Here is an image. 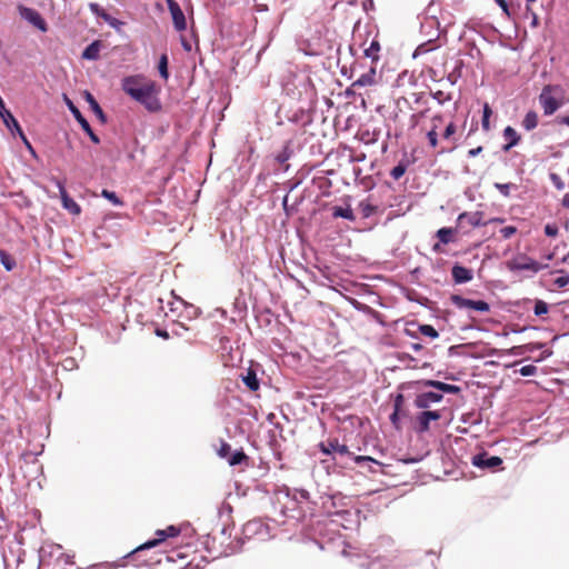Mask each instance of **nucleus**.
<instances>
[{
	"mask_svg": "<svg viewBox=\"0 0 569 569\" xmlns=\"http://www.w3.org/2000/svg\"><path fill=\"white\" fill-rule=\"evenodd\" d=\"M101 196L112 202L114 206H122L123 202L121 199L116 194V192L110 191L108 189H103L101 192Z\"/></svg>",
	"mask_w": 569,
	"mask_h": 569,
	"instance_id": "39",
	"label": "nucleus"
},
{
	"mask_svg": "<svg viewBox=\"0 0 569 569\" xmlns=\"http://www.w3.org/2000/svg\"><path fill=\"white\" fill-rule=\"evenodd\" d=\"M430 44V41L429 42H425V43H421L420 46L417 47L416 51H415V57L419 56V54H423V53H427L431 50V48L429 47Z\"/></svg>",
	"mask_w": 569,
	"mask_h": 569,
	"instance_id": "49",
	"label": "nucleus"
},
{
	"mask_svg": "<svg viewBox=\"0 0 569 569\" xmlns=\"http://www.w3.org/2000/svg\"><path fill=\"white\" fill-rule=\"evenodd\" d=\"M456 132H457V127H456V124H455L453 122H450V123L446 127V129H445V131H443V133H442V138H443V139H446V140H449V139H451V138H452V136H453Z\"/></svg>",
	"mask_w": 569,
	"mask_h": 569,
	"instance_id": "45",
	"label": "nucleus"
},
{
	"mask_svg": "<svg viewBox=\"0 0 569 569\" xmlns=\"http://www.w3.org/2000/svg\"><path fill=\"white\" fill-rule=\"evenodd\" d=\"M353 460L358 465H360L362 462H373V463L380 465L376 459H373L369 456H355Z\"/></svg>",
	"mask_w": 569,
	"mask_h": 569,
	"instance_id": "48",
	"label": "nucleus"
},
{
	"mask_svg": "<svg viewBox=\"0 0 569 569\" xmlns=\"http://www.w3.org/2000/svg\"><path fill=\"white\" fill-rule=\"evenodd\" d=\"M376 74V64H373L370 67L368 72L361 74L356 81L352 82V87L360 88L375 86L377 83Z\"/></svg>",
	"mask_w": 569,
	"mask_h": 569,
	"instance_id": "20",
	"label": "nucleus"
},
{
	"mask_svg": "<svg viewBox=\"0 0 569 569\" xmlns=\"http://www.w3.org/2000/svg\"><path fill=\"white\" fill-rule=\"evenodd\" d=\"M180 532H181V529L173 525L168 526L166 529L157 530L156 535L158 538L144 542L143 545L139 546L133 552L137 553L142 550L157 547L162 541H164L167 538L178 537L180 535Z\"/></svg>",
	"mask_w": 569,
	"mask_h": 569,
	"instance_id": "5",
	"label": "nucleus"
},
{
	"mask_svg": "<svg viewBox=\"0 0 569 569\" xmlns=\"http://www.w3.org/2000/svg\"><path fill=\"white\" fill-rule=\"evenodd\" d=\"M450 300L459 309L468 308L479 312H488L490 310L489 303L483 300H471L459 295H452Z\"/></svg>",
	"mask_w": 569,
	"mask_h": 569,
	"instance_id": "7",
	"label": "nucleus"
},
{
	"mask_svg": "<svg viewBox=\"0 0 569 569\" xmlns=\"http://www.w3.org/2000/svg\"><path fill=\"white\" fill-rule=\"evenodd\" d=\"M100 49L101 42L96 40L83 50L81 57L86 60H97L100 57Z\"/></svg>",
	"mask_w": 569,
	"mask_h": 569,
	"instance_id": "23",
	"label": "nucleus"
},
{
	"mask_svg": "<svg viewBox=\"0 0 569 569\" xmlns=\"http://www.w3.org/2000/svg\"><path fill=\"white\" fill-rule=\"evenodd\" d=\"M443 398L442 393L428 391L419 393L415 399V406L419 409H427L431 403L439 402Z\"/></svg>",
	"mask_w": 569,
	"mask_h": 569,
	"instance_id": "17",
	"label": "nucleus"
},
{
	"mask_svg": "<svg viewBox=\"0 0 569 569\" xmlns=\"http://www.w3.org/2000/svg\"><path fill=\"white\" fill-rule=\"evenodd\" d=\"M90 8L92 12L103 18L106 22H108L112 27H117V24H120V22L112 18L110 14L106 13L103 10L100 9V6L98 2H90Z\"/></svg>",
	"mask_w": 569,
	"mask_h": 569,
	"instance_id": "25",
	"label": "nucleus"
},
{
	"mask_svg": "<svg viewBox=\"0 0 569 569\" xmlns=\"http://www.w3.org/2000/svg\"><path fill=\"white\" fill-rule=\"evenodd\" d=\"M0 117L3 120L6 127L13 133L17 132L19 137L23 140V142L27 144L29 149H31V144L29 143L27 137L24 136L19 122L13 117V114L4 109V111L0 112Z\"/></svg>",
	"mask_w": 569,
	"mask_h": 569,
	"instance_id": "11",
	"label": "nucleus"
},
{
	"mask_svg": "<svg viewBox=\"0 0 569 569\" xmlns=\"http://www.w3.org/2000/svg\"><path fill=\"white\" fill-rule=\"evenodd\" d=\"M508 264L511 270L532 269L533 260L529 257L517 256Z\"/></svg>",
	"mask_w": 569,
	"mask_h": 569,
	"instance_id": "22",
	"label": "nucleus"
},
{
	"mask_svg": "<svg viewBox=\"0 0 569 569\" xmlns=\"http://www.w3.org/2000/svg\"><path fill=\"white\" fill-rule=\"evenodd\" d=\"M441 418V413L438 410L435 411H422L416 417V421L418 423V432H427L430 429L431 420H439Z\"/></svg>",
	"mask_w": 569,
	"mask_h": 569,
	"instance_id": "16",
	"label": "nucleus"
},
{
	"mask_svg": "<svg viewBox=\"0 0 569 569\" xmlns=\"http://www.w3.org/2000/svg\"><path fill=\"white\" fill-rule=\"evenodd\" d=\"M559 337H560L559 335L553 333V335L551 336L550 342H551V343H553L555 341H557V340L559 339Z\"/></svg>",
	"mask_w": 569,
	"mask_h": 569,
	"instance_id": "62",
	"label": "nucleus"
},
{
	"mask_svg": "<svg viewBox=\"0 0 569 569\" xmlns=\"http://www.w3.org/2000/svg\"><path fill=\"white\" fill-rule=\"evenodd\" d=\"M248 461H249V457L242 451H236L234 453L230 455V457L228 458V462L230 466H237V465H241V463H246L248 465Z\"/></svg>",
	"mask_w": 569,
	"mask_h": 569,
	"instance_id": "32",
	"label": "nucleus"
},
{
	"mask_svg": "<svg viewBox=\"0 0 569 569\" xmlns=\"http://www.w3.org/2000/svg\"><path fill=\"white\" fill-rule=\"evenodd\" d=\"M539 286L548 291H558L569 284V273L563 269H550L548 263L536 260Z\"/></svg>",
	"mask_w": 569,
	"mask_h": 569,
	"instance_id": "2",
	"label": "nucleus"
},
{
	"mask_svg": "<svg viewBox=\"0 0 569 569\" xmlns=\"http://www.w3.org/2000/svg\"><path fill=\"white\" fill-rule=\"evenodd\" d=\"M318 448L323 455L338 453L340 456H353L348 446L340 443L337 438H330L326 441H321L318 445Z\"/></svg>",
	"mask_w": 569,
	"mask_h": 569,
	"instance_id": "8",
	"label": "nucleus"
},
{
	"mask_svg": "<svg viewBox=\"0 0 569 569\" xmlns=\"http://www.w3.org/2000/svg\"><path fill=\"white\" fill-rule=\"evenodd\" d=\"M562 206L569 208V193H566L562 198Z\"/></svg>",
	"mask_w": 569,
	"mask_h": 569,
	"instance_id": "60",
	"label": "nucleus"
},
{
	"mask_svg": "<svg viewBox=\"0 0 569 569\" xmlns=\"http://www.w3.org/2000/svg\"><path fill=\"white\" fill-rule=\"evenodd\" d=\"M452 279L456 283H466L472 280V270L460 264H455L451 270Z\"/></svg>",
	"mask_w": 569,
	"mask_h": 569,
	"instance_id": "18",
	"label": "nucleus"
},
{
	"mask_svg": "<svg viewBox=\"0 0 569 569\" xmlns=\"http://www.w3.org/2000/svg\"><path fill=\"white\" fill-rule=\"evenodd\" d=\"M520 373L522 376H530L533 373V365H527V366H523L521 369H520Z\"/></svg>",
	"mask_w": 569,
	"mask_h": 569,
	"instance_id": "55",
	"label": "nucleus"
},
{
	"mask_svg": "<svg viewBox=\"0 0 569 569\" xmlns=\"http://www.w3.org/2000/svg\"><path fill=\"white\" fill-rule=\"evenodd\" d=\"M121 88L131 99L142 104L149 112L161 110L160 87L143 74L128 76L122 79Z\"/></svg>",
	"mask_w": 569,
	"mask_h": 569,
	"instance_id": "1",
	"label": "nucleus"
},
{
	"mask_svg": "<svg viewBox=\"0 0 569 569\" xmlns=\"http://www.w3.org/2000/svg\"><path fill=\"white\" fill-rule=\"evenodd\" d=\"M558 124H566L569 127V116H559L556 118Z\"/></svg>",
	"mask_w": 569,
	"mask_h": 569,
	"instance_id": "56",
	"label": "nucleus"
},
{
	"mask_svg": "<svg viewBox=\"0 0 569 569\" xmlns=\"http://www.w3.org/2000/svg\"><path fill=\"white\" fill-rule=\"evenodd\" d=\"M400 412L401 411H396V409H393V412L390 415V421L392 422V425L399 429L400 426H399V416H400Z\"/></svg>",
	"mask_w": 569,
	"mask_h": 569,
	"instance_id": "54",
	"label": "nucleus"
},
{
	"mask_svg": "<svg viewBox=\"0 0 569 569\" xmlns=\"http://www.w3.org/2000/svg\"><path fill=\"white\" fill-rule=\"evenodd\" d=\"M517 231V229L512 226H508V227H505L500 230V233L502 236V238L505 239H508L510 238L512 234H515Z\"/></svg>",
	"mask_w": 569,
	"mask_h": 569,
	"instance_id": "50",
	"label": "nucleus"
},
{
	"mask_svg": "<svg viewBox=\"0 0 569 569\" xmlns=\"http://www.w3.org/2000/svg\"><path fill=\"white\" fill-rule=\"evenodd\" d=\"M523 124L527 129L533 128V112L529 111L523 120Z\"/></svg>",
	"mask_w": 569,
	"mask_h": 569,
	"instance_id": "53",
	"label": "nucleus"
},
{
	"mask_svg": "<svg viewBox=\"0 0 569 569\" xmlns=\"http://www.w3.org/2000/svg\"><path fill=\"white\" fill-rule=\"evenodd\" d=\"M407 163L401 161L390 171V176L393 180H399L407 171Z\"/></svg>",
	"mask_w": 569,
	"mask_h": 569,
	"instance_id": "35",
	"label": "nucleus"
},
{
	"mask_svg": "<svg viewBox=\"0 0 569 569\" xmlns=\"http://www.w3.org/2000/svg\"><path fill=\"white\" fill-rule=\"evenodd\" d=\"M558 249H559V246H557L553 251L546 253L542 257V259L555 260L556 264H558L559 262H561V263L569 262V251L562 256H558Z\"/></svg>",
	"mask_w": 569,
	"mask_h": 569,
	"instance_id": "31",
	"label": "nucleus"
},
{
	"mask_svg": "<svg viewBox=\"0 0 569 569\" xmlns=\"http://www.w3.org/2000/svg\"><path fill=\"white\" fill-rule=\"evenodd\" d=\"M492 113V110L488 103L483 106V117H482V128L487 131L489 130V118Z\"/></svg>",
	"mask_w": 569,
	"mask_h": 569,
	"instance_id": "42",
	"label": "nucleus"
},
{
	"mask_svg": "<svg viewBox=\"0 0 569 569\" xmlns=\"http://www.w3.org/2000/svg\"><path fill=\"white\" fill-rule=\"evenodd\" d=\"M86 99L87 101L89 102L92 111L97 114V117L102 121L104 122L106 121V117H104V113H103V110L101 109V107L99 106V103L97 102V100L94 99V97L87 92L86 94Z\"/></svg>",
	"mask_w": 569,
	"mask_h": 569,
	"instance_id": "29",
	"label": "nucleus"
},
{
	"mask_svg": "<svg viewBox=\"0 0 569 569\" xmlns=\"http://www.w3.org/2000/svg\"><path fill=\"white\" fill-rule=\"evenodd\" d=\"M549 177L557 190H562L565 188V182L559 174L551 172Z\"/></svg>",
	"mask_w": 569,
	"mask_h": 569,
	"instance_id": "44",
	"label": "nucleus"
},
{
	"mask_svg": "<svg viewBox=\"0 0 569 569\" xmlns=\"http://www.w3.org/2000/svg\"><path fill=\"white\" fill-rule=\"evenodd\" d=\"M0 261L8 271L16 267V259L4 250H0Z\"/></svg>",
	"mask_w": 569,
	"mask_h": 569,
	"instance_id": "34",
	"label": "nucleus"
},
{
	"mask_svg": "<svg viewBox=\"0 0 569 569\" xmlns=\"http://www.w3.org/2000/svg\"><path fill=\"white\" fill-rule=\"evenodd\" d=\"M423 387H431L446 393L456 395L460 391V387L456 385L445 383L438 380H423L421 381Z\"/></svg>",
	"mask_w": 569,
	"mask_h": 569,
	"instance_id": "19",
	"label": "nucleus"
},
{
	"mask_svg": "<svg viewBox=\"0 0 569 569\" xmlns=\"http://www.w3.org/2000/svg\"><path fill=\"white\" fill-rule=\"evenodd\" d=\"M503 137L507 141V144H506V149H510L511 147L516 146L518 140H519V136L517 133V131L511 128V127H507L503 131Z\"/></svg>",
	"mask_w": 569,
	"mask_h": 569,
	"instance_id": "28",
	"label": "nucleus"
},
{
	"mask_svg": "<svg viewBox=\"0 0 569 569\" xmlns=\"http://www.w3.org/2000/svg\"><path fill=\"white\" fill-rule=\"evenodd\" d=\"M498 4L505 14L508 17L511 16V10L513 9L515 2H498Z\"/></svg>",
	"mask_w": 569,
	"mask_h": 569,
	"instance_id": "47",
	"label": "nucleus"
},
{
	"mask_svg": "<svg viewBox=\"0 0 569 569\" xmlns=\"http://www.w3.org/2000/svg\"><path fill=\"white\" fill-rule=\"evenodd\" d=\"M168 4L176 30L179 32L184 31L187 29V20L184 12L180 8L179 3L168 2Z\"/></svg>",
	"mask_w": 569,
	"mask_h": 569,
	"instance_id": "15",
	"label": "nucleus"
},
{
	"mask_svg": "<svg viewBox=\"0 0 569 569\" xmlns=\"http://www.w3.org/2000/svg\"><path fill=\"white\" fill-rule=\"evenodd\" d=\"M433 99H436L440 104H443L447 101H450L452 99L451 93L445 92L442 90H437L432 92Z\"/></svg>",
	"mask_w": 569,
	"mask_h": 569,
	"instance_id": "41",
	"label": "nucleus"
},
{
	"mask_svg": "<svg viewBox=\"0 0 569 569\" xmlns=\"http://www.w3.org/2000/svg\"><path fill=\"white\" fill-rule=\"evenodd\" d=\"M156 335L158 337L163 338V339H168L169 338V333L166 330L157 329L156 330Z\"/></svg>",
	"mask_w": 569,
	"mask_h": 569,
	"instance_id": "58",
	"label": "nucleus"
},
{
	"mask_svg": "<svg viewBox=\"0 0 569 569\" xmlns=\"http://www.w3.org/2000/svg\"><path fill=\"white\" fill-rule=\"evenodd\" d=\"M332 216L335 218H343L350 221H355L356 217L350 208L335 207Z\"/></svg>",
	"mask_w": 569,
	"mask_h": 569,
	"instance_id": "30",
	"label": "nucleus"
},
{
	"mask_svg": "<svg viewBox=\"0 0 569 569\" xmlns=\"http://www.w3.org/2000/svg\"><path fill=\"white\" fill-rule=\"evenodd\" d=\"M243 383L248 387L251 391H257L259 389V381L257 378V375L253 370L249 369L247 375L242 378Z\"/></svg>",
	"mask_w": 569,
	"mask_h": 569,
	"instance_id": "26",
	"label": "nucleus"
},
{
	"mask_svg": "<svg viewBox=\"0 0 569 569\" xmlns=\"http://www.w3.org/2000/svg\"><path fill=\"white\" fill-rule=\"evenodd\" d=\"M483 214L479 211L477 212H463L458 217V224L460 227H470L476 228L479 226H486L488 222L482 220Z\"/></svg>",
	"mask_w": 569,
	"mask_h": 569,
	"instance_id": "14",
	"label": "nucleus"
},
{
	"mask_svg": "<svg viewBox=\"0 0 569 569\" xmlns=\"http://www.w3.org/2000/svg\"><path fill=\"white\" fill-rule=\"evenodd\" d=\"M380 50H381L380 42L377 38H375L370 42L369 47L365 49V56L367 58H370L372 63L376 64L380 59V56H379Z\"/></svg>",
	"mask_w": 569,
	"mask_h": 569,
	"instance_id": "24",
	"label": "nucleus"
},
{
	"mask_svg": "<svg viewBox=\"0 0 569 569\" xmlns=\"http://www.w3.org/2000/svg\"><path fill=\"white\" fill-rule=\"evenodd\" d=\"M419 331L421 335L429 337L431 339H436L439 337L438 331L431 325H420Z\"/></svg>",
	"mask_w": 569,
	"mask_h": 569,
	"instance_id": "37",
	"label": "nucleus"
},
{
	"mask_svg": "<svg viewBox=\"0 0 569 569\" xmlns=\"http://www.w3.org/2000/svg\"><path fill=\"white\" fill-rule=\"evenodd\" d=\"M6 107H4V102L2 100V98L0 97V112L4 111Z\"/></svg>",
	"mask_w": 569,
	"mask_h": 569,
	"instance_id": "64",
	"label": "nucleus"
},
{
	"mask_svg": "<svg viewBox=\"0 0 569 569\" xmlns=\"http://www.w3.org/2000/svg\"><path fill=\"white\" fill-rule=\"evenodd\" d=\"M562 89L557 84H547L539 94V103L545 116L553 114L562 106Z\"/></svg>",
	"mask_w": 569,
	"mask_h": 569,
	"instance_id": "3",
	"label": "nucleus"
},
{
	"mask_svg": "<svg viewBox=\"0 0 569 569\" xmlns=\"http://www.w3.org/2000/svg\"><path fill=\"white\" fill-rule=\"evenodd\" d=\"M403 403H405L403 395L398 393L395 398L393 409H396V411H401Z\"/></svg>",
	"mask_w": 569,
	"mask_h": 569,
	"instance_id": "51",
	"label": "nucleus"
},
{
	"mask_svg": "<svg viewBox=\"0 0 569 569\" xmlns=\"http://www.w3.org/2000/svg\"><path fill=\"white\" fill-rule=\"evenodd\" d=\"M54 182L59 189L60 198L62 201V207L66 210H68L69 212H71L72 214H80V212H81L80 206L72 198L69 197L63 182H61L58 179H54Z\"/></svg>",
	"mask_w": 569,
	"mask_h": 569,
	"instance_id": "12",
	"label": "nucleus"
},
{
	"mask_svg": "<svg viewBox=\"0 0 569 569\" xmlns=\"http://www.w3.org/2000/svg\"><path fill=\"white\" fill-rule=\"evenodd\" d=\"M217 453L220 458L228 459L231 453V446L228 442H226L224 440H221L220 446L217 449Z\"/></svg>",
	"mask_w": 569,
	"mask_h": 569,
	"instance_id": "40",
	"label": "nucleus"
},
{
	"mask_svg": "<svg viewBox=\"0 0 569 569\" xmlns=\"http://www.w3.org/2000/svg\"><path fill=\"white\" fill-rule=\"evenodd\" d=\"M453 230L451 228H441L437 231L440 242L447 244L452 240Z\"/></svg>",
	"mask_w": 569,
	"mask_h": 569,
	"instance_id": "36",
	"label": "nucleus"
},
{
	"mask_svg": "<svg viewBox=\"0 0 569 569\" xmlns=\"http://www.w3.org/2000/svg\"><path fill=\"white\" fill-rule=\"evenodd\" d=\"M502 463V459L497 456H489L487 452H481L472 458V465L482 469H495Z\"/></svg>",
	"mask_w": 569,
	"mask_h": 569,
	"instance_id": "13",
	"label": "nucleus"
},
{
	"mask_svg": "<svg viewBox=\"0 0 569 569\" xmlns=\"http://www.w3.org/2000/svg\"><path fill=\"white\" fill-rule=\"evenodd\" d=\"M292 154H293L292 141L288 140L284 142L282 150L274 156V160L279 164H284L283 169L288 170L289 164H287V161L292 157Z\"/></svg>",
	"mask_w": 569,
	"mask_h": 569,
	"instance_id": "21",
	"label": "nucleus"
},
{
	"mask_svg": "<svg viewBox=\"0 0 569 569\" xmlns=\"http://www.w3.org/2000/svg\"><path fill=\"white\" fill-rule=\"evenodd\" d=\"M559 228L556 223H548L545 226V234L548 237H556L558 234Z\"/></svg>",
	"mask_w": 569,
	"mask_h": 569,
	"instance_id": "46",
	"label": "nucleus"
},
{
	"mask_svg": "<svg viewBox=\"0 0 569 569\" xmlns=\"http://www.w3.org/2000/svg\"><path fill=\"white\" fill-rule=\"evenodd\" d=\"M67 104L69 107V110L71 111V113L73 114V117L76 118V120L79 122V124L81 126V128L88 133V136L90 137V140L93 142V143H99L100 142V139L99 137L93 132V130L91 129L89 122L87 121V119L82 116V113L80 112V110L73 104V102L69 99H67Z\"/></svg>",
	"mask_w": 569,
	"mask_h": 569,
	"instance_id": "10",
	"label": "nucleus"
},
{
	"mask_svg": "<svg viewBox=\"0 0 569 569\" xmlns=\"http://www.w3.org/2000/svg\"><path fill=\"white\" fill-rule=\"evenodd\" d=\"M443 122V116L441 113H437L431 118V128L438 129L440 124Z\"/></svg>",
	"mask_w": 569,
	"mask_h": 569,
	"instance_id": "52",
	"label": "nucleus"
},
{
	"mask_svg": "<svg viewBox=\"0 0 569 569\" xmlns=\"http://www.w3.org/2000/svg\"><path fill=\"white\" fill-rule=\"evenodd\" d=\"M427 139H428V142H429V146L431 148H437L438 147V133H437V129L435 128H431L428 132H427Z\"/></svg>",
	"mask_w": 569,
	"mask_h": 569,
	"instance_id": "43",
	"label": "nucleus"
},
{
	"mask_svg": "<svg viewBox=\"0 0 569 569\" xmlns=\"http://www.w3.org/2000/svg\"><path fill=\"white\" fill-rule=\"evenodd\" d=\"M158 69H159V73L160 76L167 80L169 78V72H168V57L167 54H162L160 57V60H159V64H158Z\"/></svg>",
	"mask_w": 569,
	"mask_h": 569,
	"instance_id": "38",
	"label": "nucleus"
},
{
	"mask_svg": "<svg viewBox=\"0 0 569 569\" xmlns=\"http://www.w3.org/2000/svg\"><path fill=\"white\" fill-rule=\"evenodd\" d=\"M256 10H257V11H264V10H267V6H266V3H260V4H258V6H257V8H256Z\"/></svg>",
	"mask_w": 569,
	"mask_h": 569,
	"instance_id": "61",
	"label": "nucleus"
},
{
	"mask_svg": "<svg viewBox=\"0 0 569 569\" xmlns=\"http://www.w3.org/2000/svg\"><path fill=\"white\" fill-rule=\"evenodd\" d=\"M536 350H540V353L536 356L535 362H540L551 356L552 351L547 342L536 340Z\"/></svg>",
	"mask_w": 569,
	"mask_h": 569,
	"instance_id": "27",
	"label": "nucleus"
},
{
	"mask_svg": "<svg viewBox=\"0 0 569 569\" xmlns=\"http://www.w3.org/2000/svg\"><path fill=\"white\" fill-rule=\"evenodd\" d=\"M363 218H369L376 213L378 207L370 203L368 200H363L358 206Z\"/></svg>",
	"mask_w": 569,
	"mask_h": 569,
	"instance_id": "33",
	"label": "nucleus"
},
{
	"mask_svg": "<svg viewBox=\"0 0 569 569\" xmlns=\"http://www.w3.org/2000/svg\"><path fill=\"white\" fill-rule=\"evenodd\" d=\"M563 431V426L559 425L556 420L550 422L549 417L546 418L543 423L536 425V445L555 442L559 439Z\"/></svg>",
	"mask_w": 569,
	"mask_h": 569,
	"instance_id": "4",
	"label": "nucleus"
},
{
	"mask_svg": "<svg viewBox=\"0 0 569 569\" xmlns=\"http://www.w3.org/2000/svg\"><path fill=\"white\" fill-rule=\"evenodd\" d=\"M482 151V147H478V148H475V149H470L468 154L469 157H476L477 154H479L480 152Z\"/></svg>",
	"mask_w": 569,
	"mask_h": 569,
	"instance_id": "57",
	"label": "nucleus"
},
{
	"mask_svg": "<svg viewBox=\"0 0 569 569\" xmlns=\"http://www.w3.org/2000/svg\"><path fill=\"white\" fill-rule=\"evenodd\" d=\"M536 317L541 320H559L560 309L558 303H547L543 300L536 299Z\"/></svg>",
	"mask_w": 569,
	"mask_h": 569,
	"instance_id": "6",
	"label": "nucleus"
},
{
	"mask_svg": "<svg viewBox=\"0 0 569 569\" xmlns=\"http://www.w3.org/2000/svg\"><path fill=\"white\" fill-rule=\"evenodd\" d=\"M19 12L21 17L27 20L34 28L39 29L42 32L48 30V24L44 19L40 16V13L33 9L26 8L23 6H19Z\"/></svg>",
	"mask_w": 569,
	"mask_h": 569,
	"instance_id": "9",
	"label": "nucleus"
},
{
	"mask_svg": "<svg viewBox=\"0 0 569 569\" xmlns=\"http://www.w3.org/2000/svg\"><path fill=\"white\" fill-rule=\"evenodd\" d=\"M412 348H413V350L419 351V350H421V349H422V346H421V345H419V343H415V345L412 346Z\"/></svg>",
	"mask_w": 569,
	"mask_h": 569,
	"instance_id": "63",
	"label": "nucleus"
},
{
	"mask_svg": "<svg viewBox=\"0 0 569 569\" xmlns=\"http://www.w3.org/2000/svg\"><path fill=\"white\" fill-rule=\"evenodd\" d=\"M496 187L503 193L508 194L509 184H499L497 183Z\"/></svg>",
	"mask_w": 569,
	"mask_h": 569,
	"instance_id": "59",
	"label": "nucleus"
}]
</instances>
